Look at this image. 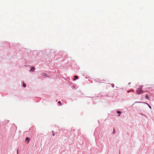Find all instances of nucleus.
<instances>
[{
	"label": "nucleus",
	"mask_w": 154,
	"mask_h": 154,
	"mask_svg": "<svg viewBox=\"0 0 154 154\" xmlns=\"http://www.w3.org/2000/svg\"><path fill=\"white\" fill-rule=\"evenodd\" d=\"M27 141V143H28L29 141V139L28 137H26V142Z\"/></svg>",
	"instance_id": "nucleus-2"
},
{
	"label": "nucleus",
	"mask_w": 154,
	"mask_h": 154,
	"mask_svg": "<svg viewBox=\"0 0 154 154\" xmlns=\"http://www.w3.org/2000/svg\"><path fill=\"white\" fill-rule=\"evenodd\" d=\"M113 134L115 133V129H114V128H113Z\"/></svg>",
	"instance_id": "nucleus-12"
},
{
	"label": "nucleus",
	"mask_w": 154,
	"mask_h": 154,
	"mask_svg": "<svg viewBox=\"0 0 154 154\" xmlns=\"http://www.w3.org/2000/svg\"><path fill=\"white\" fill-rule=\"evenodd\" d=\"M52 135H53V136H54V135H55L54 133V132H53Z\"/></svg>",
	"instance_id": "nucleus-11"
},
{
	"label": "nucleus",
	"mask_w": 154,
	"mask_h": 154,
	"mask_svg": "<svg viewBox=\"0 0 154 154\" xmlns=\"http://www.w3.org/2000/svg\"><path fill=\"white\" fill-rule=\"evenodd\" d=\"M149 107L151 109V107L149 105Z\"/></svg>",
	"instance_id": "nucleus-13"
},
{
	"label": "nucleus",
	"mask_w": 154,
	"mask_h": 154,
	"mask_svg": "<svg viewBox=\"0 0 154 154\" xmlns=\"http://www.w3.org/2000/svg\"><path fill=\"white\" fill-rule=\"evenodd\" d=\"M130 91H133V92H134V90H131V91H128V93L129 92H130Z\"/></svg>",
	"instance_id": "nucleus-10"
},
{
	"label": "nucleus",
	"mask_w": 154,
	"mask_h": 154,
	"mask_svg": "<svg viewBox=\"0 0 154 154\" xmlns=\"http://www.w3.org/2000/svg\"><path fill=\"white\" fill-rule=\"evenodd\" d=\"M23 85L24 87H25L26 86V84L24 82H23Z\"/></svg>",
	"instance_id": "nucleus-6"
},
{
	"label": "nucleus",
	"mask_w": 154,
	"mask_h": 154,
	"mask_svg": "<svg viewBox=\"0 0 154 154\" xmlns=\"http://www.w3.org/2000/svg\"><path fill=\"white\" fill-rule=\"evenodd\" d=\"M146 99H148L149 98V97H148V95H146Z\"/></svg>",
	"instance_id": "nucleus-7"
},
{
	"label": "nucleus",
	"mask_w": 154,
	"mask_h": 154,
	"mask_svg": "<svg viewBox=\"0 0 154 154\" xmlns=\"http://www.w3.org/2000/svg\"><path fill=\"white\" fill-rule=\"evenodd\" d=\"M78 76L76 75H75L74 76V80H75L76 79H78Z\"/></svg>",
	"instance_id": "nucleus-3"
},
{
	"label": "nucleus",
	"mask_w": 154,
	"mask_h": 154,
	"mask_svg": "<svg viewBox=\"0 0 154 154\" xmlns=\"http://www.w3.org/2000/svg\"><path fill=\"white\" fill-rule=\"evenodd\" d=\"M142 87L140 86L137 90V92L138 94H140L143 93V91H142Z\"/></svg>",
	"instance_id": "nucleus-1"
},
{
	"label": "nucleus",
	"mask_w": 154,
	"mask_h": 154,
	"mask_svg": "<svg viewBox=\"0 0 154 154\" xmlns=\"http://www.w3.org/2000/svg\"><path fill=\"white\" fill-rule=\"evenodd\" d=\"M41 75H42V76H46V74L45 73H42L41 74Z\"/></svg>",
	"instance_id": "nucleus-5"
},
{
	"label": "nucleus",
	"mask_w": 154,
	"mask_h": 154,
	"mask_svg": "<svg viewBox=\"0 0 154 154\" xmlns=\"http://www.w3.org/2000/svg\"><path fill=\"white\" fill-rule=\"evenodd\" d=\"M117 113L118 114H120L121 113V112L119 111H118L117 112Z\"/></svg>",
	"instance_id": "nucleus-9"
},
{
	"label": "nucleus",
	"mask_w": 154,
	"mask_h": 154,
	"mask_svg": "<svg viewBox=\"0 0 154 154\" xmlns=\"http://www.w3.org/2000/svg\"><path fill=\"white\" fill-rule=\"evenodd\" d=\"M58 103L60 104V105H62L61 102L60 101H59Z\"/></svg>",
	"instance_id": "nucleus-8"
},
{
	"label": "nucleus",
	"mask_w": 154,
	"mask_h": 154,
	"mask_svg": "<svg viewBox=\"0 0 154 154\" xmlns=\"http://www.w3.org/2000/svg\"><path fill=\"white\" fill-rule=\"evenodd\" d=\"M35 69V68L34 67H32L30 69V71H33Z\"/></svg>",
	"instance_id": "nucleus-4"
}]
</instances>
